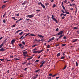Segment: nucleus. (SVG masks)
Instances as JSON below:
<instances>
[{
	"label": "nucleus",
	"instance_id": "1",
	"mask_svg": "<svg viewBox=\"0 0 79 79\" xmlns=\"http://www.w3.org/2000/svg\"><path fill=\"white\" fill-rule=\"evenodd\" d=\"M42 51H43V50H41L40 51L39 50L38 51H35L33 52V53H42Z\"/></svg>",
	"mask_w": 79,
	"mask_h": 79
},
{
	"label": "nucleus",
	"instance_id": "2",
	"mask_svg": "<svg viewBox=\"0 0 79 79\" xmlns=\"http://www.w3.org/2000/svg\"><path fill=\"white\" fill-rule=\"evenodd\" d=\"M52 18L53 21H55L56 23H58V21H57V20H56V19L55 18H54V16H53V15H52Z\"/></svg>",
	"mask_w": 79,
	"mask_h": 79
},
{
	"label": "nucleus",
	"instance_id": "3",
	"mask_svg": "<svg viewBox=\"0 0 79 79\" xmlns=\"http://www.w3.org/2000/svg\"><path fill=\"white\" fill-rule=\"evenodd\" d=\"M55 39V37H53L52 38L50 39L48 41V42H50L51 41H52V40H53Z\"/></svg>",
	"mask_w": 79,
	"mask_h": 79
},
{
	"label": "nucleus",
	"instance_id": "4",
	"mask_svg": "<svg viewBox=\"0 0 79 79\" xmlns=\"http://www.w3.org/2000/svg\"><path fill=\"white\" fill-rule=\"evenodd\" d=\"M27 17L28 18H32L34 17V16L32 15H27Z\"/></svg>",
	"mask_w": 79,
	"mask_h": 79
},
{
	"label": "nucleus",
	"instance_id": "5",
	"mask_svg": "<svg viewBox=\"0 0 79 79\" xmlns=\"http://www.w3.org/2000/svg\"><path fill=\"white\" fill-rule=\"evenodd\" d=\"M40 4L43 7V8H44V9H45V6H44V5L42 3V2H40Z\"/></svg>",
	"mask_w": 79,
	"mask_h": 79
},
{
	"label": "nucleus",
	"instance_id": "6",
	"mask_svg": "<svg viewBox=\"0 0 79 79\" xmlns=\"http://www.w3.org/2000/svg\"><path fill=\"white\" fill-rule=\"evenodd\" d=\"M63 33V31H62L60 32H59L57 34V35H60V34H62Z\"/></svg>",
	"mask_w": 79,
	"mask_h": 79
},
{
	"label": "nucleus",
	"instance_id": "7",
	"mask_svg": "<svg viewBox=\"0 0 79 79\" xmlns=\"http://www.w3.org/2000/svg\"><path fill=\"white\" fill-rule=\"evenodd\" d=\"M77 40H78V39H75L74 40H73V41L72 42V43H73L74 42H77Z\"/></svg>",
	"mask_w": 79,
	"mask_h": 79
},
{
	"label": "nucleus",
	"instance_id": "8",
	"mask_svg": "<svg viewBox=\"0 0 79 79\" xmlns=\"http://www.w3.org/2000/svg\"><path fill=\"white\" fill-rule=\"evenodd\" d=\"M15 42V40H13L11 41V44L12 45H13V44H14V43Z\"/></svg>",
	"mask_w": 79,
	"mask_h": 79
},
{
	"label": "nucleus",
	"instance_id": "9",
	"mask_svg": "<svg viewBox=\"0 0 79 79\" xmlns=\"http://www.w3.org/2000/svg\"><path fill=\"white\" fill-rule=\"evenodd\" d=\"M1 52H4V51L5 50L3 48H2L1 49Z\"/></svg>",
	"mask_w": 79,
	"mask_h": 79
},
{
	"label": "nucleus",
	"instance_id": "10",
	"mask_svg": "<svg viewBox=\"0 0 79 79\" xmlns=\"http://www.w3.org/2000/svg\"><path fill=\"white\" fill-rule=\"evenodd\" d=\"M38 36L40 37H41L42 38H44V36H43L42 35H38Z\"/></svg>",
	"mask_w": 79,
	"mask_h": 79
},
{
	"label": "nucleus",
	"instance_id": "11",
	"mask_svg": "<svg viewBox=\"0 0 79 79\" xmlns=\"http://www.w3.org/2000/svg\"><path fill=\"white\" fill-rule=\"evenodd\" d=\"M38 76V75H36V76H35L34 77H33V79H36V78H37V76Z\"/></svg>",
	"mask_w": 79,
	"mask_h": 79
},
{
	"label": "nucleus",
	"instance_id": "12",
	"mask_svg": "<svg viewBox=\"0 0 79 79\" xmlns=\"http://www.w3.org/2000/svg\"><path fill=\"white\" fill-rule=\"evenodd\" d=\"M5 7H6V5H4L2 6V8L3 9V8H5Z\"/></svg>",
	"mask_w": 79,
	"mask_h": 79
},
{
	"label": "nucleus",
	"instance_id": "13",
	"mask_svg": "<svg viewBox=\"0 0 79 79\" xmlns=\"http://www.w3.org/2000/svg\"><path fill=\"white\" fill-rule=\"evenodd\" d=\"M60 55H61V53H59L57 54V57H58L59 56H60Z\"/></svg>",
	"mask_w": 79,
	"mask_h": 79
},
{
	"label": "nucleus",
	"instance_id": "14",
	"mask_svg": "<svg viewBox=\"0 0 79 79\" xmlns=\"http://www.w3.org/2000/svg\"><path fill=\"white\" fill-rule=\"evenodd\" d=\"M22 30H19L18 31H17L16 32H15V34H18V33L19 32H20Z\"/></svg>",
	"mask_w": 79,
	"mask_h": 79
},
{
	"label": "nucleus",
	"instance_id": "15",
	"mask_svg": "<svg viewBox=\"0 0 79 79\" xmlns=\"http://www.w3.org/2000/svg\"><path fill=\"white\" fill-rule=\"evenodd\" d=\"M23 54H27V51H26L25 52H23Z\"/></svg>",
	"mask_w": 79,
	"mask_h": 79
},
{
	"label": "nucleus",
	"instance_id": "16",
	"mask_svg": "<svg viewBox=\"0 0 79 79\" xmlns=\"http://www.w3.org/2000/svg\"><path fill=\"white\" fill-rule=\"evenodd\" d=\"M76 66H78V65H79V64H78V63H77V61L76 62Z\"/></svg>",
	"mask_w": 79,
	"mask_h": 79
},
{
	"label": "nucleus",
	"instance_id": "17",
	"mask_svg": "<svg viewBox=\"0 0 79 79\" xmlns=\"http://www.w3.org/2000/svg\"><path fill=\"white\" fill-rule=\"evenodd\" d=\"M3 45V44H2L1 45H0V48H1L2 47Z\"/></svg>",
	"mask_w": 79,
	"mask_h": 79
},
{
	"label": "nucleus",
	"instance_id": "18",
	"mask_svg": "<svg viewBox=\"0 0 79 79\" xmlns=\"http://www.w3.org/2000/svg\"><path fill=\"white\" fill-rule=\"evenodd\" d=\"M31 36H35V35H34V34H30L29 35V36H31Z\"/></svg>",
	"mask_w": 79,
	"mask_h": 79
},
{
	"label": "nucleus",
	"instance_id": "19",
	"mask_svg": "<svg viewBox=\"0 0 79 79\" xmlns=\"http://www.w3.org/2000/svg\"><path fill=\"white\" fill-rule=\"evenodd\" d=\"M60 45V44L59 43H58L57 44H56V47H58V46H59Z\"/></svg>",
	"mask_w": 79,
	"mask_h": 79
},
{
	"label": "nucleus",
	"instance_id": "20",
	"mask_svg": "<svg viewBox=\"0 0 79 79\" xmlns=\"http://www.w3.org/2000/svg\"><path fill=\"white\" fill-rule=\"evenodd\" d=\"M24 56H27V57H28L29 56L27 55H26V54H23V55Z\"/></svg>",
	"mask_w": 79,
	"mask_h": 79
},
{
	"label": "nucleus",
	"instance_id": "21",
	"mask_svg": "<svg viewBox=\"0 0 79 79\" xmlns=\"http://www.w3.org/2000/svg\"><path fill=\"white\" fill-rule=\"evenodd\" d=\"M23 32H21L19 34V35H21L23 34Z\"/></svg>",
	"mask_w": 79,
	"mask_h": 79
},
{
	"label": "nucleus",
	"instance_id": "22",
	"mask_svg": "<svg viewBox=\"0 0 79 79\" xmlns=\"http://www.w3.org/2000/svg\"><path fill=\"white\" fill-rule=\"evenodd\" d=\"M43 40H44V39H42L41 40H38V42H41V41H43Z\"/></svg>",
	"mask_w": 79,
	"mask_h": 79
},
{
	"label": "nucleus",
	"instance_id": "23",
	"mask_svg": "<svg viewBox=\"0 0 79 79\" xmlns=\"http://www.w3.org/2000/svg\"><path fill=\"white\" fill-rule=\"evenodd\" d=\"M62 7L64 10H65V8H65V7H64V6L62 5Z\"/></svg>",
	"mask_w": 79,
	"mask_h": 79
},
{
	"label": "nucleus",
	"instance_id": "24",
	"mask_svg": "<svg viewBox=\"0 0 79 79\" xmlns=\"http://www.w3.org/2000/svg\"><path fill=\"white\" fill-rule=\"evenodd\" d=\"M66 67H67V66L66 65L62 69L63 70H64V69H66Z\"/></svg>",
	"mask_w": 79,
	"mask_h": 79
},
{
	"label": "nucleus",
	"instance_id": "25",
	"mask_svg": "<svg viewBox=\"0 0 79 79\" xmlns=\"http://www.w3.org/2000/svg\"><path fill=\"white\" fill-rule=\"evenodd\" d=\"M15 60H17V61H18V60H19V59H18L17 58H15Z\"/></svg>",
	"mask_w": 79,
	"mask_h": 79
},
{
	"label": "nucleus",
	"instance_id": "26",
	"mask_svg": "<svg viewBox=\"0 0 79 79\" xmlns=\"http://www.w3.org/2000/svg\"><path fill=\"white\" fill-rule=\"evenodd\" d=\"M45 5L46 6H47V5H49V3H45Z\"/></svg>",
	"mask_w": 79,
	"mask_h": 79
},
{
	"label": "nucleus",
	"instance_id": "27",
	"mask_svg": "<svg viewBox=\"0 0 79 79\" xmlns=\"http://www.w3.org/2000/svg\"><path fill=\"white\" fill-rule=\"evenodd\" d=\"M47 48H50V45H48L47 46Z\"/></svg>",
	"mask_w": 79,
	"mask_h": 79
},
{
	"label": "nucleus",
	"instance_id": "28",
	"mask_svg": "<svg viewBox=\"0 0 79 79\" xmlns=\"http://www.w3.org/2000/svg\"><path fill=\"white\" fill-rule=\"evenodd\" d=\"M22 43L24 45H25V42L24 41H22Z\"/></svg>",
	"mask_w": 79,
	"mask_h": 79
},
{
	"label": "nucleus",
	"instance_id": "29",
	"mask_svg": "<svg viewBox=\"0 0 79 79\" xmlns=\"http://www.w3.org/2000/svg\"><path fill=\"white\" fill-rule=\"evenodd\" d=\"M63 37V35H60V36L59 37V39H61V37Z\"/></svg>",
	"mask_w": 79,
	"mask_h": 79
},
{
	"label": "nucleus",
	"instance_id": "30",
	"mask_svg": "<svg viewBox=\"0 0 79 79\" xmlns=\"http://www.w3.org/2000/svg\"><path fill=\"white\" fill-rule=\"evenodd\" d=\"M5 61H11V60H8V59H5Z\"/></svg>",
	"mask_w": 79,
	"mask_h": 79
},
{
	"label": "nucleus",
	"instance_id": "31",
	"mask_svg": "<svg viewBox=\"0 0 79 79\" xmlns=\"http://www.w3.org/2000/svg\"><path fill=\"white\" fill-rule=\"evenodd\" d=\"M73 28H74V29H78V28L76 27H74Z\"/></svg>",
	"mask_w": 79,
	"mask_h": 79
},
{
	"label": "nucleus",
	"instance_id": "32",
	"mask_svg": "<svg viewBox=\"0 0 79 79\" xmlns=\"http://www.w3.org/2000/svg\"><path fill=\"white\" fill-rule=\"evenodd\" d=\"M29 34H30V33H28V34H27L25 35V37H26V36H27V35H29Z\"/></svg>",
	"mask_w": 79,
	"mask_h": 79
},
{
	"label": "nucleus",
	"instance_id": "33",
	"mask_svg": "<svg viewBox=\"0 0 79 79\" xmlns=\"http://www.w3.org/2000/svg\"><path fill=\"white\" fill-rule=\"evenodd\" d=\"M39 71H40V69L37 70L35 71V72L37 73L38 72H39Z\"/></svg>",
	"mask_w": 79,
	"mask_h": 79
},
{
	"label": "nucleus",
	"instance_id": "34",
	"mask_svg": "<svg viewBox=\"0 0 79 79\" xmlns=\"http://www.w3.org/2000/svg\"><path fill=\"white\" fill-rule=\"evenodd\" d=\"M75 8H76V10L75 11V13H77V8L76 7H75Z\"/></svg>",
	"mask_w": 79,
	"mask_h": 79
},
{
	"label": "nucleus",
	"instance_id": "35",
	"mask_svg": "<svg viewBox=\"0 0 79 79\" xmlns=\"http://www.w3.org/2000/svg\"><path fill=\"white\" fill-rule=\"evenodd\" d=\"M39 60H37L35 61V63H37V62H39Z\"/></svg>",
	"mask_w": 79,
	"mask_h": 79
},
{
	"label": "nucleus",
	"instance_id": "36",
	"mask_svg": "<svg viewBox=\"0 0 79 79\" xmlns=\"http://www.w3.org/2000/svg\"><path fill=\"white\" fill-rule=\"evenodd\" d=\"M62 15H63L64 16H66V14H64L62 13Z\"/></svg>",
	"mask_w": 79,
	"mask_h": 79
},
{
	"label": "nucleus",
	"instance_id": "37",
	"mask_svg": "<svg viewBox=\"0 0 79 79\" xmlns=\"http://www.w3.org/2000/svg\"><path fill=\"white\" fill-rule=\"evenodd\" d=\"M16 16H19V13L16 14Z\"/></svg>",
	"mask_w": 79,
	"mask_h": 79
},
{
	"label": "nucleus",
	"instance_id": "38",
	"mask_svg": "<svg viewBox=\"0 0 79 79\" xmlns=\"http://www.w3.org/2000/svg\"><path fill=\"white\" fill-rule=\"evenodd\" d=\"M65 13H66V14H69V12H65Z\"/></svg>",
	"mask_w": 79,
	"mask_h": 79
},
{
	"label": "nucleus",
	"instance_id": "39",
	"mask_svg": "<svg viewBox=\"0 0 79 79\" xmlns=\"http://www.w3.org/2000/svg\"><path fill=\"white\" fill-rule=\"evenodd\" d=\"M32 58H33V57H30L29 58H28L27 60H31V59H32Z\"/></svg>",
	"mask_w": 79,
	"mask_h": 79
},
{
	"label": "nucleus",
	"instance_id": "40",
	"mask_svg": "<svg viewBox=\"0 0 79 79\" xmlns=\"http://www.w3.org/2000/svg\"><path fill=\"white\" fill-rule=\"evenodd\" d=\"M0 60L2 61H4V59H0Z\"/></svg>",
	"mask_w": 79,
	"mask_h": 79
},
{
	"label": "nucleus",
	"instance_id": "41",
	"mask_svg": "<svg viewBox=\"0 0 79 79\" xmlns=\"http://www.w3.org/2000/svg\"><path fill=\"white\" fill-rule=\"evenodd\" d=\"M26 62H23V63H22V64H26Z\"/></svg>",
	"mask_w": 79,
	"mask_h": 79
},
{
	"label": "nucleus",
	"instance_id": "42",
	"mask_svg": "<svg viewBox=\"0 0 79 79\" xmlns=\"http://www.w3.org/2000/svg\"><path fill=\"white\" fill-rule=\"evenodd\" d=\"M12 27H15V25H14L11 26Z\"/></svg>",
	"mask_w": 79,
	"mask_h": 79
},
{
	"label": "nucleus",
	"instance_id": "43",
	"mask_svg": "<svg viewBox=\"0 0 79 79\" xmlns=\"http://www.w3.org/2000/svg\"><path fill=\"white\" fill-rule=\"evenodd\" d=\"M57 75V74H55V75H53L52 76V77H54V76H55Z\"/></svg>",
	"mask_w": 79,
	"mask_h": 79
},
{
	"label": "nucleus",
	"instance_id": "44",
	"mask_svg": "<svg viewBox=\"0 0 79 79\" xmlns=\"http://www.w3.org/2000/svg\"><path fill=\"white\" fill-rule=\"evenodd\" d=\"M51 78H52V77H48V79H51Z\"/></svg>",
	"mask_w": 79,
	"mask_h": 79
},
{
	"label": "nucleus",
	"instance_id": "45",
	"mask_svg": "<svg viewBox=\"0 0 79 79\" xmlns=\"http://www.w3.org/2000/svg\"><path fill=\"white\" fill-rule=\"evenodd\" d=\"M56 5L54 4L53 5V8H55V7H56Z\"/></svg>",
	"mask_w": 79,
	"mask_h": 79
},
{
	"label": "nucleus",
	"instance_id": "46",
	"mask_svg": "<svg viewBox=\"0 0 79 79\" xmlns=\"http://www.w3.org/2000/svg\"><path fill=\"white\" fill-rule=\"evenodd\" d=\"M23 46V45L21 44H19V47H21V46Z\"/></svg>",
	"mask_w": 79,
	"mask_h": 79
},
{
	"label": "nucleus",
	"instance_id": "47",
	"mask_svg": "<svg viewBox=\"0 0 79 79\" xmlns=\"http://www.w3.org/2000/svg\"><path fill=\"white\" fill-rule=\"evenodd\" d=\"M64 58H65L63 56V57H61L60 58L61 59H64Z\"/></svg>",
	"mask_w": 79,
	"mask_h": 79
},
{
	"label": "nucleus",
	"instance_id": "48",
	"mask_svg": "<svg viewBox=\"0 0 79 79\" xmlns=\"http://www.w3.org/2000/svg\"><path fill=\"white\" fill-rule=\"evenodd\" d=\"M22 5H26V2H24L22 4Z\"/></svg>",
	"mask_w": 79,
	"mask_h": 79
},
{
	"label": "nucleus",
	"instance_id": "49",
	"mask_svg": "<svg viewBox=\"0 0 79 79\" xmlns=\"http://www.w3.org/2000/svg\"><path fill=\"white\" fill-rule=\"evenodd\" d=\"M6 2H8V1H3V2L4 3H6Z\"/></svg>",
	"mask_w": 79,
	"mask_h": 79
},
{
	"label": "nucleus",
	"instance_id": "50",
	"mask_svg": "<svg viewBox=\"0 0 79 79\" xmlns=\"http://www.w3.org/2000/svg\"><path fill=\"white\" fill-rule=\"evenodd\" d=\"M36 46H37V44L34 45L32 46V47H35Z\"/></svg>",
	"mask_w": 79,
	"mask_h": 79
},
{
	"label": "nucleus",
	"instance_id": "51",
	"mask_svg": "<svg viewBox=\"0 0 79 79\" xmlns=\"http://www.w3.org/2000/svg\"><path fill=\"white\" fill-rule=\"evenodd\" d=\"M72 5H73V8H74V5H75V4L73 3Z\"/></svg>",
	"mask_w": 79,
	"mask_h": 79
},
{
	"label": "nucleus",
	"instance_id": "52",
	"mask_svg": "<svg viewBox=\"0 0 79 79\" xmlns=\"http://www.w3.org/2000/svg\"><path fill=\"white\" fill-rule=\"evenodd\" d=\"M66 45V44H62V46H65Z\"/></svg>",
	"mask_w": 79,
	"mask_h": 79
},
{
	"label": "nucleus",
	"instance_id": "53",
	"mask_svg": "<svg viewBox=\"0 0 79 79\" xmlns=\"http://www.w3.org/2000/svg\"><path fill=\"white\" fill-rule=\"evenodd\" d=\"M41 56V55H40L38 57V58L39 59L40 58V57Z\"/></svg>",
	"mask_w": 79,
	"mask_h": 79
},
{
	"label": "nucleus",
	"instance_id": "54",
	"mask_svg": "<svg viewBox=\"0 0 79 79\" xmlns=\"http://www.w3.org/2000/svg\"><path fill=\"white\" fill-rule=\"evenodd\" d=\"M49 76H52V74L51 73H50L49 74Z\"/></svg>",
	"mask_w": 79,
	"mask_h": 79
},
{
	"label": "nucleus",
	"instance_id": "55",
	"mask_svg": "<svg viewBox=\"0 0 79 79\" xmlns=\"http://www.w3.org/2000/svg\"><path fill=\"white\" fill-rule=\"evenodd\" d=\"M19 21H20V20H18L16 21V23H18V22H19Z\"/></svg>",
	"mask_w": 79,
	"mask_h": 79
},
{
	"label": "nucleus",
	"instance_id": "56",
	"mask_svg": "<svg viewBox=\"0 0 79 79\" xmlns=\"http://www.w3.org/2000/svg\"><path fill=\"white\" fill-rule=\"evenodd\" d=\"M36 11H37L38 12H39L40 11V10H36Z\"/></svg>",
	"mask_w": 79,
	"mask_h": 79
},
{
	"label": "nucleus",
	"instance_id": "57",
	"mask_svg": "<svg viewBox=\"0 0 79 79\" xmlns=\"http://www.w3.org/2000/svg\"><path fill=\"white\" fill-rule=\"evenodd\" d=\"M42 66H43V65L42 64L40 66V68L42 67Z\"/></svg>",
	"mask_w": 79,
	"mask_h": 79
},
{
	"label": "nucleus",
	"instance_id": "58",
	"mask_svg": "<svg viewBox=\"0 0 79 79\" xmlns=\"http://www.w3.org/2000/svg\"><path fill=\"white\" fill-rule=\"evenodd\" d=\"M3 22L5 23V22H6V21H5V19L3 20Z\"/></svg>",
	"mask_w": 79,
	"mask_h": 79
},
{
	"label": "nucleus",
	"instance_id": "59",
	"mask_svg": "<svg viewBox=\"0 0 79 79\" xmlns=\"http://www.w3.org/2000/svg\"><path fill=\"white\" fill-rule=\"evenodd\" d=\"M63 39H66V37L64 36L63 37Z\"/></svg>",
	"mask_w": 79,
	"mask_h": 79
},
{
	"label": "nucleus",
	"instance_id": "60",
	"mask_svg": "<svg viewBox=\"0 0 79 79\" xmlns=\"http://www.w3.org/2000/svg\"><path fill=\"white\" fill-rule=\"evenodd\" d=\"M59 29H58V28H57L56 30V31H58Z\"/></svg>",
	"mask_w": 79,
	"mask_h": 79
},
{
	"label": "nucleus",
	"instance_id": "61",
	"mask_svg": "<svg viewBox=\"0 0 79 79\" xmlns=\"http://www.w3.org/2000/svg\"><path fill=\"white\" fill-rule=\"evenodd\" d=\"M34 42H35V41H37V42H38V40H37V39H35L34 40Z\"/></svg>",
	"mask_w": 79,
	"mask_h": 79
},
{
	"label": "nucleus",
	"instance_id": "62",
	"mask_svg": "<svg viewBox=\"0 0 79 79\" xmlns=\"http://www.w3.org/2000/svg\"><path fill=\"white\" fill-rule=\"evenodd\" d=\"M62 19H64V18H65V17H62Z\"/></svg>",
	"mask_w": 79,
	"mask_h": 79
},
{
	"label": "nucleus",
	"instance_id": "63",
	"mask_svg": "<svg viewBox=\"0 0 79 79\" xmlns=\"http://www.w3.org/2000/svg\"><path fill=\"white\" fill-rule=\"evenodd\" d=\"M33 50H34V51L37 50V48H35V49H33Z\"/></svg>",
	"mask_w": 79,
	"mask_h": 79
},
{
	"label": "nucleus",
	"instance_id": "64",
	"mask_svg": "<svg viewBox=\"0 0 79 79\" xmlns=\"http://www.w3.org/2000/svg\"><path fill=\"white\" fill-rule=\"evenodd\" d=\"M3 37H1V38H0V40H2V39H3Z\"/></svg>",
	"mask_w": 79,
	"mask_h": 79
}]
</instances>
